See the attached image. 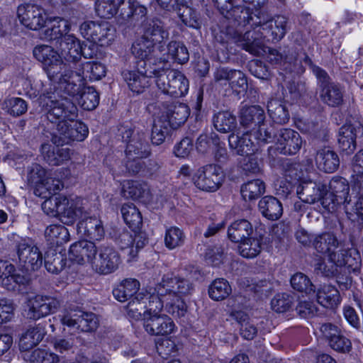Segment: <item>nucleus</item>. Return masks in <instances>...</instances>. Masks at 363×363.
<instances>
[{"instance_id": "nucleus-1", "label": "nucleus", "mask_w": 363, "mask_h": 363, "mask_svg": "<svg viewBox=\"0 0 363 363\" xmlns=\"http://www.w3.org/2000/svg\"><path fill=\"white\" fill-rule=\"evenodd\" d=\"M259 21L252 23V30L244 34L238 28L228 26L226 31L216 35V40L221 44L230 40L249 53L258 56L263 51L262 40L277 43L284 38L288 30L289 18L282 15L271 17L268 13H258Z\"/></svg>"}, {"instance_id": "nucleus-2", "label": "nucleus", "mask_w": 363, "mask_h": 363, "mask_svg": "<svg viewBox=\"0 0 363 363\" xmlns=\"http://www.w3.org/2000/svg\"><path fill=\"white\" fill-rule=\"evenodd\" d=\"M33 56L43 64V67L49 79L59 84V89L63 94H67V98H72L80 92L83 85L84 77L83 71H73L74 67L70 63L62 61L60 55L51 46L38 45L33 51ZM44 94H56L59 96L66 97L58 91L45 92Z\"/></svg>"}, {"instance_id": "nucleus-3", "label": "nucleus", "mask_w": 363, "mask_h": 363, "mask_svg": "<svg viewBox=\"0 0 363 363\" xmlns=\"http://www.w3.org/2000/svg\"><path fill=\"white\" fill-rule=\"evenodd\" d=\"M157 294H145L147 298L146 317L159 314L163 307L167 313L175 316H183L185 313L184 297L194 292V286L185 279L164 275L155 289Z\"/></svg>"}, {"instance_id": "nucleus-4", "label": "nucleus", "mask_w": 363, "mask_h": 363, "mask_svg": "<svg viewBox=\"0 0 363 363\" xmlns=\"http://www.w3.org/2000/svg\"><path fill=\"white\" fill-rule=\"evenodd\" d=\"M38 101L47 119L57 125V133L51 139L52 143L57 146L70 143L71 121L78 116L75 104L67 97L57 98L56 94L40 95Z\"/></svg>"}, {"instance_id": "nucleus-5", "label": "nucleus", "mask_w": 363, "mask_h": 363, "mask_svg": "<svg viewBox=\"0 0 363 363\" xmlns=\"http://www.w3.org/2000/svg\"><path fill=\"white\" fill-rule=\"evenodd\" d=\"M157 69H149L147 73H155V84L163 94L178 98L189 91V80L183 73L170 69L167 60L159 61Z\"/></svg>"}, {"instance_id": "nucleus-6", "label": "nucleus", "mask_w": 363, "mask_h": 363, "mask_svg": "<svg viewBox=\"0 0 363 363\" xmlns=\"http://www.w3.org/2000/svg\"><path fill=\"white\" fill-rule=\"evenodd\" d=\"M118 135L127 143L125 155L128 158L147 157L150 155L145 130L136 128L129 124H122L118 128Z\"/></svg>"}, {"instance_id": "nucleus-7", "label": "nucleus", "mask_w": 363, "mask_h": 363, "mask_svg": "<svg viewBox=\"0 0 363 363\" xmlns=\"http://www.w3.org/2000/svg\"><path fill=\"white\" fill-rule=\"evenodd\" d=\"M60 317L63 325L81 332H93L99 326V319L96 314L84 311L75 306L65 309Z\"/></svg>"}, {"instance_id": "nucleus-8", "label": "nucleus", "mask_w": 363, "mask_h": 363, "mask_svg": "<svg viewBox=\"0 0 363 363\" xmlns=\"http://www.w3.org/2000/svg\"><path fill=\"white\" fill-rule=\"evenodd\" d=\"M79 32L84 38L101 46L108 45L115 37L113 27L103 21H86L80 25Z\"/></svg>"}, {"instance_id": "nucleus-9", "label": "nucleus", "mask_w": 363, "mask_h": 363, "mask_svg": "<svg viewBox=\"0 0 363 363\" xmlns=\"http://www.w3.org/2000/svg\"><path fill=\"white\" fill-rule=\"evenodd\" d=\"M313 71L321 88L320 94L321 100L330 106L335 107L341 105L343 102V92L341 87L331 82L328 73L319 67H314Z\"/></svg>"}, {"instance_id": "nucleus-10", "label": "nucleus", "mask_w": 363, "mask_h": 363, "mask_svg": "<svg viewBox=\"0 0 363 363\" xmlns=\"http://www.w3.org/2000/svg\"><path fill=\"white\" fill-rule=\"evenodd\" d=\"M20 265L27 272L37 271L43 264V254L30 240H21L16 245Z\"/></svg>"}, {"instance_id": "nucleus-11", "label": "nucleus", "mask_w": 363, "mask_h": 363, "mask_svg": "<svg viewBox=\"0 0 363 363\" xmlns=\"http://www.w3.org/2000/svg\"><path fill=\"white\" fill-rule=\"evenodd\" d=\"M350 185L347 180L342 177H333L328 184V193L322 201V205L328 210L334 209L336 205L349 204Z\"/></svg>"}, {"instance_id": "nucleus-12", "label": "nucleus", "mask_w": 363, "mask_h": 363, "mask_svg": "<svg viewBox=\"0 0 363 363\" xmlns=\"http://www.w3.org/2000/svg\"><path fill=\"white\" fill-rule=\"evenodd\" d=\"M223 179V172L216 164H207L200 167L193 180L195 186L204 191L213 192L219 189Z\"/></svg>"}, {"instance_id": "nucleus-13", "label": "nucleus", "mask_w": 363, "mask_h": 363, "mask_svg": "<svg viewBox=\"0 0 363 363\" xmlns=\"http://www.w3.org/2000/svg\"><path fill=\"white\" fill-rule=\"evenodd\" d=\"M163 50H158V47L151 41L142 38L137 40L132 46V52L141 60L140 67H159V61L167 60L162 57Z\"/></svg>"}, {"instance_id": "nucleus-14", "label": "nucleus", "mask_w": 363, "mask_h": 363, "mask_svg": "<svg viewBox=\"0 0 363 363\" xmlns=\"http://www.w3.org/2000/svg\"><path fill=\"white\" fill-rule=\"evenodd\" d=\"M98 257L92 262V269L101 274H108L115 272L121 261L119 253L112 246L101 245L98 249Z\"/></svg>"}, {"instance_id": "nucleus-15", "label": "nucleus", "mask_w": 363, "mask_h": 363, "mask_svg": "<svg viewBox=\"0 0 363 363\" xmlns=\"http://www.w3.org/2000/svg\"><path fill=\"white\" fill-rule=\"evenodd\" d=\"M17 15L20 22L25 27L33 30H38L44 27L47 21L45 9L35 4L19 5Z\"/></svg>"}, {"instance_id": "nucleus-16", "label": "nucleus", "mask_w": 363, "mask_h": 363, "mask_svg": "<svg viewBox=\"0 0 363 363\" xmlns=\"http://www.w3.org/2000/svg\"><path fill=\"white\" fill-rule=\"evenodd\" d=\"M27 318L38 320L55 312L60 307V301L50 296L37 294L28 301Z\"/></svg>"}, {"instance_id": "nucleus-17", "label": "nucleus", "mask_w": 363, "mask_h": 363, "mask_svg": "<svg viewBox=\"0 0 363 363\" xmlns=\"http://www.w3.org/2000/svg\"><path fill=\"white\" fill-rule=\"evenodd\" d=\"M243 1L247 4L252 5L253 9L245 6H235L233 15L235 16L238 26H251L255 21L259 20L257 18L259 13H268L264 9L268 0H243Z\"/></svg>"}, {"instance_id": "nucleus-18", "label": "nucleus", "mask_w": 363, "mask_h": 363, "mask_svg": "<svg viewBox=\"0 0 363 363\" xmlns=\"http://www.w3.org/2000/svg\"><path fill=\"white\" fill-rule=\"evenodd\" d=\"M300 134L289 128L281 129L277 136V147L284 155H295L302 146Z\"/></svg>"}, {"instance_id": "nucleus-19", "label": "nucleus", "mask_w": 363, "mask_h": 363, "mask_svg": "<svg viewBox=\"0 0 363 363\" xmlns=\"http://www.w3.org/2000/svg\"><path fill=\"white\" fill-rule=\"evenodd\" d=\"M144 70H124L122 72L123 79L129 89L136 94L143 93L150 86V78L155 77V73L148 74L149 69H157V67H141Z\"/></svg>"}, {"instance_id": "nucleus-20", "label": "nucleus", "mask_w": 363, "mask_h": 363, "mask_svg": "<svg viewBox=\"0 0 363 363\" xmlns=\"http://www.w3.org/2000/svg\"><path fill=\"white\" fill-rule=\"evenodd\" d=\"M58 48L65 60L73 63L77 66V63L81 59L82 55L85 58L90 57L85 52V48H82L80 41L72 34L65 35L58 44Z\"/></svg>"}, {"instance_id": "nucleus-21", "label": "nucleus", "mask_w": 363, "mask_h": 363, "mask_svg": "<svg viewBox=\"0 0 363 363\" xmlns=\"http://www.w3.org/2000/svg\"><path fill=\"white\" fill-rule=\"evenodd\" d=\"M97 252L98 248L93 242L80 240L70 246L69 258L72 262L77 264H84L86 262H88L92 266V262L95 259Z\"/></svg>"}, {"instance_id": "nucleus-22", "label": "nucleus", "mask_w": 363, "mask_h": 363, "mask_svg": "<svg viewBox=\"0 0 363 363\" xmlns=\"http://www.w3.org/2000/svg\"><path fill=\"white\" fill-rule=\"evenodd\" d=\"M169 30L163 21L157 18L149 21L144 29L143 36L164 51L166 41L169 39Z\"/></svg>"}, {"instance_id": "nucleus-23", "label": "nucleus", "mask_w": 363, "mask_h": 363, "mask_svg": "<svg viewBox=\"0 0 363 363\" xmlns=\"http://www.w3.org/2000/svg\"><path fill=\"white\" fill-rule=\"evenodd\" d=\"M362 133L363 126L359 122L342 125L338 134V144L342 151L347 154L352 153L356 149V138Z\"/></svg>"}, {"instance_id": "nucleus-24", "label": "nucleus", "mask_w": 363, "mask_h": 363, "mask_svg": "<svg viewBox=\"0 0 363 363\" xmlns=\"http://www.w3.org/2000/svg\"><path fill=\"white\" fill-rule=\"evenodd\" d=\"M299 199L307 203H314L321 201L327 195V187L325 184L311 180L303 181L296 189Z\"/></svg>"}, {"instance_id": "nucleus-25", "label": "nucleus", "mask_w": 363, "mask_h": 363, "mask_svg": "<svg viewBox=\"0 0 363 363\" xmlns=\"http://www.w3.org/2000/svg\"><path fill=\"white\" fill-rule=\"evenodd\" d=\"M144 328L150 335H167L173 332L174 323L167 315L156 314L145 318Z\"/></svg>"}, {"instance_id": "nucleus-26", "label": "nucleus", "mask_w": 363, "mask_h": 363, "mask_svg": "<svg viewBox=\"0 0 363 363\" xmlns=\"http://www.w3.org/2000/svg\"><path fill=\"white\" fill-rule=\"evenodd\" d=\"M60 206V220L67 225L73 224L84 213L82 200L79 197L65 196V201Z\"/></svg>"}, {"instance_id": "nucleus-27", "label": "nucleus", "mask_w": 363, "mask_h": 363, "mask_svg": "<svg viewBox=\"0 0 363 363\" xmlns=\"http://www.w3.org/2000/svg\"><path fill=\"white\" fill-rule=\"evenodd\" d=\"M40 151L43 160L50 165L59 166L69 160L73 150L69 147H55L52 145L44 143Z\"/></svg>"}, {"instance_id": "nucleus-28", "label": "nucleus", "mask_w": 363, "mask_h": 363, "mask_svg": "<svg viewBox=\"0 0 363 363\" xmlns=\"http://www.w3.org/2000/svg\"><path fill=\"white\" fill-rule=\"evenodd\" d=\"M340 268L346 266L351 272L358 273L362 266L359 252L355 248L341 249L337 254L330 256Z\"/></svg>"}, {"instance_id": "nucleus-29", "label": "nucleus", "mask_w": 363, "mask_h": 363, "mask_svg": "<svg viewBox=\"0 0 363 363\" xmlns=\"http://www.w3.org/2000/svg\"><path fill=\"white\" fill-rule=\"evenodd\" d=\"M26 282V278L16 272L13 264L8 261L0 260V285L7 290H14L17 285Z\"/></svg>"}, {"instance_id": "nucleus-30", "label": "nucleus", "mask_w": 363, "mask_h": 363, "mask_svg": "<svg viewBox=\"0 0 363 363\" xmlns=\"http://www.w3.org/2000/svg\"><path fill=\"white\" fill-rule=\"evenodd\" d=\"M190 114L189 106L183 103H174L167 105L160 116L169 122L173 128H177L184 124Z\"/></svg>"}, {"instance_id": "nucleus-31", "label": "nucleus", "mask_w": 363, "mask_h": 363, "mask_svg": "<svg viewBox=\"0 0 363 363\" xmlns=\"http://www.w3.org/2000/svg\"><path fill=\"white\" fill-rule=\"evenodd\" d=\"M315 161L318 168L325 173H333L340 166L339 156L330 147L319 149Z\"/></svg>"}, {"instance_id": "nucleus-32", "label": "nucleus", "mask_w": 363, "mask_h": 363, "mask_svg": "<svg viewBox=\"0 0 363 363\" xmlns=\"http://www.w3.org/2000/svg\"><path fill=\"white\" fill-rule=\"evenodd\" d=\"M240 124L245 128H255L264 123L265 113L259 106L242 107L239 113Z\"/></svg>"}, {"instance_id": "nucleus-33", "label": "nucleus", "mask_w": 363, "mask_h": 363, "mask_svg": "<svg viewBox=\"0 0 363 363\" xmlns=\"http://www.w3.org/2000/svg\"><path fill=\"white\" fill-rule=\"evenodd\" d=\"M69 22L62 18H55L43 32L42 38L58 45L70 30Z\"/></svg>"}, {"instance_id": "nucleus-34", "label": "nucleus", "mask_w": 363, "mask_h": 363, "mask_svg": "<svg viewBox=\"0 0 363 363\" xmlns=\"http://www.w3.org/2000/svg\"><path fill=\"white\" fill-rule=\"evenodd\" d=\"M313 247L318 253L327 255L330 259L331 255L338 252L336 249L339 247V241L333 233L325 232L314 235Z\"/></svg>"}, {"instance_id": "nucleus-35", "label": "nucleus", "mask_w": 363, "mask_h": 363, "mask_svg": "<svg viewBox=\"0 0 363 363\" xmlns=\"http://www.w3.org/2000/svg\"><path fill=\"white\" fill-rule=\"evenodd\" d=\"M315 293L318 303L326 308H335L340 303V292L331 284L320 285Z\"/></svg>"}, {"instance_id": "nucleus-36", "label": "nucleus", "mask_w": 363, "mask_h": 363, "mask_svg": "<svg viewBox=\"0 0 363 363\" xmlns=\"http://www.w3.org/2000/svg\"><path fill=\"white\" fill-rule=\"evenodd\" d=\"M77 232L96 240H100L104 235L102 222L96 217H89L80 220L77 224Z\"/></svg>"}, {"instance_id": "nucleus-37", "label": "nucleus", "mask_w": 363, "mask_h": 363, "mask_svg": "<svg viewBox=\"0 0 363 363\" xmlns=\"http://www.w3.org/2000/svg\"><path fill=\"white\" fill-rule=\"evenodd\" d=\"M123 196L128 199L147 202L150 199V189L145 183L128 180L124 182L122 188Z\"/></svg>"}, {"instance_id": "nucleus-38", "label": "nucleus", "mask_w": 363, "mask_h": 363, "mask_svg": "<svg viewBox=\"0 0 363 363\" xmlns=\"http://www.w3.org/2000/svg\"><path fill=\"white\" fill-rule=\"evenodd\" d=\"M262 215L271 220H278L283 213L281 203L272 196L263 197L258 204Z\"/></svg>"}, {"instance_id": "nucleus-39", "label": "nucleus", "mask_w": 363, "mask_h": 363, "mask_svg": "<svg viewBox=\"0 0 363 363\" xmlns=\"http://www.w3.org/2000/svg\"><path fill=\"white\" fill-rule=\"evenodd\" d=\"M229 147L240 155H248L254 152L255 145L252 141L248 133L242 135L231 133L228 137Z\"/></svg>"}, {"instance_id": "nucleus-40", "label": "nucleus", "mask_w": 363, "mask_h": 363, "mask_svg": "<svg viewBox=\"0 0 363 363\" xmlns=\"http://www.w3.org/2000/svg\"><path fill=\"white\" fill-rule=\"evenodd\" d=\"M44 335L45 330L40 324L30 327L20 338V350L28 352L29 350L37 345L43 339Z\"/></svg>"}, {"instance_id": "nucleus-41", "label": "nucleus", "mask_w": 363, "mask_h": 363, "mask_svg": "<svg viewBox=\"0 0 363 363\" xmlns=\"http://www.w3.org/2000/svg\"><path fill=\"white\" fill-rule=\"evenodd\" d=\"M253 233L252 224L245 219L234 221L228 229V236L234 242H240L248 238Z\"/></svg>"}, {"instance_id": "nucleus-42", "label": "nucleus", "mask_w": 363, "mask_h": 363, "mask_svg": "<svg viewBox=\"0 0 363 363\" xmlns=\"http://www.w3.org/2000/svg\"><path fill=\"white\" fill-rule=\"evenodd\" d=\"M147 298L145 294L140 292L135 294L126 306V312L130 318L135 320H139L142 317L144 319L147 313Z\"/></svg>"}, {"instance_id": "nucleus-43", "label": "nucleus", "mask_w": 363, "mask_h": 363, "mask_svg": "<svg viewBox=\"0 0 363 363\" xmlns=\"http://www.w3.org/2000/svg\"><path fill=\"white\" fill-rule=\"evenodd\" d=\"M174 11H177L178 16L186 26L196 29L200 28L201 19L198 13L187 6L186 0H179V6Z\"/></svg>"}, {"instance_id": "nucleus-44", "label": "nucleus", "mask_w": 363, "mask_h": 363, "mask_svg": "<svg viewBox=\"0 0 363 363\" xmlns=\"http://www.w3.org/2000/svg\"><path fill=\"white\" fill-rule=\"evenodd\" d=\"M121 211L125 223L133 231L137 232L141 228L143 225L142 215L133 203L123 204Z\"/></svg>"}, {"instance_id": "nucleus-45", "label": "nucleus", "mask_w": 363, "mask_h": 363, "mask_svg": "<svg viewBox=\"0 0 363 363\" xmlns=\"http://www.w3.org/2000/svg\"><path fill=\"white\" fill-rule=\"evenodd\" d=\"M140 288V283L135 279H126L113 290V295L118 301L124 302L132 298Z\"/></svg>"}, {"instance_id": "nucleus-46", "label": "nucleus", "mask_w": 363, "mask_h": 363, "mask_svg": "<svg viewBox=\"0 0 363 363\" xmlns=\"http://www.w3.org/2000/svg\"><path fill=\"white\" fill-rule=\"evenodd\" d=\"M172 129H174L167 120L160 115L155 120L152 128L151 140L152 144L159 145L163 143Z\"/></svg>"}, {"instance_id": "nucleus-47", "label": "nucleus", "mask_w": 363, "mask_h": 363, "mask_svg": "<svg viewBox=\"0 0 363 363\" xmlns=\"http://www.w3.org/2000/svg\"><path fill=\"white\" fill-rule=\"evenodd\" d=\"M44 260L45 269L52 274L60 272L67 262L64 255L53 249H50L45 252Z\"/></svg>"}, {"instance_id": "nucleus-48", "label": "nucleus", "mask_w": 363, "mask_h": 363, "mask_svg": "<svg viewBox=\"0 0 363 363\" xmlns=\"http://www.w3.org/2000/svg\"><path fill=\"white\" fill-rule=\"evenodd\" d=\"M213 125L220 133H229L236 128L237 119L235 116L229 111H220L215 114Z\"/></svg>"}, {"instance_id": "nucleus-49", "label": "nucleus", "mask_w": 363, "mask_h": 363, "mask_svg": "<svg viewBox=\"0 0 363 363\" xmlns=\"http://www.w3.org/2000/svg\"><path fill=\"white\" fill-rule=\"evenodd\" d=\"M267 111L270 117L277 123L284 124L289 120L287 108L280 100H270L267 104Z\"/></svg>"}, {"instance_id": "nucleus-50", "label": "nucleus", "mask_w": 363, "mask_h": 363, "mask_svg": "<svg viewBox=\"0 0 363 363\" xmlns=\"http://www.w3.org/2000/svg\"><path fill=\"white\" fill-rule=\"evenodd\" d=\"M231 292L232 289L229 282L223 278L215 279L208 287L209 297L217 301L225 299Z\"/></svg>"}, {"instance_id": "nucleus-51", "label": "nucleus", "mask_w": 363, "mask_h": 363, "mask_svg": "<svg viewBox=\"0 0 363 363\" xmlns=\"http://www.w3.org/2000/svg\"><path fill=\"white\" fill-rule=\"evenodd\" d=\"M265 191V184L260 179L249 181L242 185L240 192L245 201L258 199Z\"/></svg>"}, {"instance_id": "nucleus-52", "label": "nucleus", "mask_w": 363, "mask_h": 363, "mask_svg": "<svg viewBox=\"0 0 363 363\" xmlns=\"http://www.w3.org/2000/svg\"><path fill=\"white\" fill-rule=\"evenodd\" d=\"M45 236L48 241L57 245L67 242L69 239L68 230L60 224H53L47 227Z\"/></svg>"}, {"instance_id": "nucleus-53", "label": "nucleus", "mask_w": 363, "mask_h": 363, "mask_svg": "<svg viewBox=\"0 0 363 363\" xmlns=\"http://www.w3.org/2000/svg\"><path fill=\"white\" fill-rule=\"evenodd\" d=\"M235 319L240 325V334L246 340H252L257 334V328L249 316L241 311L234 314Z\"/></svg>"}, {"instance_id": "nucleus-54", "label": "nucleus", "mask_w": 363, "mask_h": 363, "mask_svg": "<svg viewBox=\"0 0 363 363\" xmlns=\"http://www.w3.org/2000/svg\"><path fill=\"white\" fill-rule=\"evenodd\" d=\"M291 287L296 291L304 293L306 295L313 294L315 287L309 277L302 272H296L290 279Z\"/></svg>"}, {"instance_id": "nucleus-55", "label": "nucleus", "mask_w": 363, "mask_h": 363, "mask_svg": "<svg viewBox=\"0 0 363 363\" xmlns=\"http://www.w3.org/2000/svg\"><path fill=\"white\" fill-rule=\"evenodd\" d=\"M24 359L30 363H57L60 362V357L55 353L43 349H36L26 352Z\"/></svg>"}, {"instance_id": "nucleus-56", "label": "nucleus", "mask_w": 363, "mask_h": 363, "mask_svg": "<svg viewBox=\"0 0 363 363\" xmlns=\"http://www.w3.org/2000/svg\"><path fill=\"white\" fill-rule=\"evenodd\" d=\"M63 188L62 182L57 179L47 177L40 187H35L34 194L42 198H48L51 194H55Z\"/></svg>"}, {"instance_id": "nucleus-57", "label": "nucleus", "mask_w": 363, "mask_h": 363, "mask_svg": "<svg viewBox=\"0 0 363 363\" xmlns=\"http://www.w3.org/2000/svg\"><path fill=\"white\" fill-rule=\"evenodd\" d=\"M2 108L9 115L18 117L27 111L28 104L26 101L21 98L12 97L4 101Z\"/></svg>"}, {"instance_id": "nucleus-58", "label": "nucleus", "mask_w": 363, "mask_h": 363, "mask_svg": "<svg viewBox=\"0 0 363 363\" xmlns=\"http://www.w3.org/2000/svg\"><path fill=\"white\" fill-rule=\"evenodd\" d=\"M79 104L84 110L92 111L99 104V94L93 86L85 87L81 94Z\"/></svg>"}, {"instance_id": "nucleus-59", "label": "nucleus", "mask_w": 363, "mask_h": 363, "mask_svg": "<svg viewBox=\"0 0 363 363\" xmlns=\"http://www.w3.org/2000/svg\"><path fill=\"white\" fill-rule=\"evenodd\" d=\"M239 243V252L243 257L254 258L261 252V241L257 238L249 237Z\"/></svg>"}, {"instance_id": "nucleus-60", "label": "nucleus", "mask_w": 363, "mask_h": 363, "mask_svg": "<svg viewBox=\"0 0 363 363\" xmlns=\"http://www.w3.org/2000/svg\"><path fill=\"white\" fill-rule=\"evenodd\" d=\"M80 68L75 67V69L86 71V77H89L91 81L99 80L106 75V67L100 63L96 62H86L79 65Z\"/></svg>"}, {"instance_id": "nucleus-61", "label": "nucleus", "mask_w": 363, "mask_h": 363, "mask_svg": "<svg viewBox=\"0 0 363 363\" xmlns=\"http://www.w3.org/2000/svg\"><path fill=\"white\" fill-rule=\"evenodd\" d=\"M167 52L172 58L179 64H184L189 59L186 47L179 41L172 40L167 45Z\"/></svg>"}, {"instance_id": "nucleus-62", "label": "nucleus", "mask_w": 363, "mask_h": 363, "mask_svg": "<svg viewBox=\"0 0 363 363\" xmlns=\"http://www.w3.org/2000/svg\"><path fill=\"white\" fill-rule=\"evenodd\" d=\"M339 265L328 257V262L322 258L315 261L314 270L317 274H321L325 277H333L339 273Z\"/></svg>"}, {"instance_id": "nucleus-63", "label": "nucleus", "mask_w": 363, "mask_h": 363, "mask_svg": "<svg viewBox=\"0 0 363 363\" xmlns=\"http://www.w3.org/2000/svg\"><path fill=\"white\" fill-rule=\"evenodd\" d=\"M185 235L183 231L177 227H172L167 230L164 243L167 248L173 250L180 247L184 242Z\"/></svg>"}, {"instance_id": "nucleus-64", "label": "nucleus", "mask_w": 363, "mask_h": 363, "mask_svg": "<svg viewBox=\"0 0 363 363\" xmlns=\"http://www.w3.org/2000/svg\"><path fill=\"white\" fill-rule=\"evenodd\" d=\"M47 177L46 169L39 164L34 163L28 167V182L34 189L40 187Z\"/></svg>"}]
</instances>
